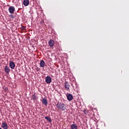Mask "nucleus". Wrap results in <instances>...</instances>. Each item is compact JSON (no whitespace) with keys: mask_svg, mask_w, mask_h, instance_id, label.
<instances>
[{"mask_svg":"<svg viewBox=\"0 0 129 129\" xmlns=\"http://www.w3.org/2000/svg\"><path fill=\"white\" fill-rule=\"evenodd\" d=\"M56 107L58 111H60V110L61 111H65V110L67 109L66 105L60 102H58L56 104Z\"/></svg>","mask_w":129,"mask_h":129,"instance_id":"f257e3e1","label":"nucleus"},{"mask_svg":"<svg viewBox=\"0 0 129 129\" xmlns=\"http://www.w3.org/2000/svg\"><path fill=\"white\" fill-rule=\"evenodd\" d=\"M45 82L47 83V84H50V83L52 82V78H51V77L49 76L45 77Z\"/></svg>","mask_w":129,"mask_h":129,"instance_id":"f03ea898","label":"nucleus"},{"mask_svg":"<svg viewBox=\"0 0 129 129\" xmlns=\"http://www.w3.org/2000/svg\"><path fill=\"white\" fill-rule=\"evenodd\" d=\"M15 7L14 6H11L9 8L8 11L10 14H14L15 11Z\"/></svg>","mask_w":129,"mask_h":129,"instance_id":"7ed1b4c3","label":"nucleus"},{"mask_svg":"<svg viewBox=\"0 0 129 129\" xmlns=\"http://www.w3.org/2000/svg\"><path fill=\"white\" fill-rule=\"evenodd\" d=\"M1 126L4 129L9 128V126L8 125V123H7L6 122H5V121H4V122H2Z\"/></svg>","mask_w":129,"mask_h":129,"instance_id":"20e7f679","label":"nucleus"},{"mask_svg":"<svg viewBox=\"0 0 129 129\" xmlns=\"http://www.w3.org/2000/svg\"><path fill=\"white\" fill-rule=\"evenodd\" d=\"M55 44V41L53 40L52 39H50L48 41V45L50 47H53L54 46V44Z\"/></svg>","mask_w":129,"mask_h":129,"instance_id":"39448f33","label":"nucleus"},{"mask_svg":"<svg viewBox=\"0 0 129 129\" xmlns=\"http://www.w3.org/2000/svg\"><path fill=\"white\" fill-rule=\"evenodd\" d=\"M9 65L11 69H15V68L16 67V64H15V62L13 61H10Z\"/></svg>","mask_w":129,"mask_h":129,"instance_id":"423d86ee","label":"nucleus"},{"mask_svg":"<svg viewBox=\"0 0 129 129\" xmlns=\"http://www.w3.org/2000/svg\"><path fill=\"white\" fill-rule=\"evenodd\" d=\"M64 88L66 90H69L70 89V85H69V84H68V82H66L64 83Z\"/></svg>","mask_w":129,"mask_h":129,"instance_id":"0eeeda50","label":"nucleus"},{"mask_svg":"<svg viewBox=\"0 0 129 129\" xmlns=\"http://www.w3.org/2000/svg\"><path fill=\"white\" fill-rule=\"evenodd\" d=\"M67 99L69 101H71L73 99V96L71 95V94H68L67 95Z\"/></svg>","mask_w":129,"mask_h":129,"instance_id":"6e6552de","label":"nucleus"},{"mask_svg":"<svg viewBox=\"0 0 129 129\" xmlns=\"http://www.w3.org/2000/svg\"><path fill=\"white\" fill-rule=\"evenodd\" d=\"M4 70H5L6 73L9 74L10 72H11V69H10V67H9L8 66H6L5 67Z\"/></svg>","mask_w":129,"mask_h":129,"instance_id":"1a4fd4ad","label":"nucleus"},{"mask_svg":"<svg viewBox=\"0 0 129 129\" xmlns=\"http://www.w3.org/2000/svg\"><path fill=\"white\" fill-rule=\"evenodd\" d=\"M29 4H30V1L29 0H24L23 5L25 7H28Z\"/></svg>","mask_w":129,"mask_h":129,"instance_id":"9d476101","label":"nucleus"},{"mask_svg":"<svg viewBox=\"0 0 129 129\" xmlns=\"http://www.w3.org/2000/svg\"><path fill=\"white\" fill-rule=\"evenodd\" d=\"M40 67H45V61L43 60H41L40 62Z\"/></svg>","mask_w":129,"mask_h":129,"instance_id":"9b49d317","label":"nucleus"},{"mask_svg":"<svg viewBox=\"0 0 129 129\" xmlns=\"http://www.w3.org/2000/svg\"><path fill=\"white\" fill-rule=\"evenodd\" d=\"M31 99L35 101L38 99V97H37V96H36L35 94H33L31 96Z\"/></svg>","mask_w":129,"mask_h":129,"instance_id":"f8f14e48","label":"nucleus"},{"mask_svg":"<svg viewBox=\"0 0 129 129\" xmlns=\"http://www.w3.org/2000/svg\"><path fill=\"white\" fill-rule=\"evenodd\" d=\"M42 102L43 104H44V105L47 106V104L48 103V102L47 101V99L43 98L42 99Z\"/></svg>","mask_w":129,"mask_h":129,"instance_id":"ddd939ff","label":"nucleus"},{"mask_svg":"<svg viewBox=\"0 0 129 129\" xmlns=\"http://www.w3.org/2000/svg\"><path fill=\"white\" fill-rule=\"evenodd\" d=\"M77 125L76 124H72L71 125V129H77Z\"/></svg>","mask_w":129,"mask_h":129,"instance_id":"4468645a","label":"nucleus"},{"mask_svg":"<svg viewBox=\"0 0 129 129\" xmlns=\"http://www.w3.org/2000/svg\"><path fill=\"white\" fill-rule=\"evenodd\" d=\"M45 119H46L47 120V121H48L49 122H51V121H52L51 117H50L49 116H45Z\"/></svg>","mask_w":129,"mask_h":129,"instance_id":"2eb2a0df","label":"nucleus"},{"mask_svg":"<svg viewBox=\"0 0 129 129\" xmlns=\"http://www.w3.org/2000/svg\"><path fill=\"white\" fill-rule=\"evenodd\" d=\"M10 17V18H12V19H15V16L13 14H11Z\"/></svg>","mask_w":129,"mask_h":129,"instance_id":"dca6fc26","label":"nucleus"},{"mask_svg":"<svg viewBox=\"0 0 129 129\" xmlns=\"http://www.w3.org/2000/svg\"><path fill=\"white\" fill-rule=\"evenodd\" d=\"M21 29L24 31V30H26V27L25 26H22Z\"/></svg>","mask_w":129,"mask_h":129,"instance_id":"f3484780","label":"nucleus"},{"mask_svg":"<svg viewBox=\"0 0 129 129\" xmlns=\"http://www.w3.org/2000/svg\"><path fill=\"white\" fill-rule=\"evenodd\" d=\"M85 114H86L87 113V111L86 110L84 111Z\"/></svg>","mask_w":129,"mask_h":129,"instance_id":"a211bd4d","label":"nucleus"},{"mask_svg":"<svg viewBox=\"0 0 129 129\" xmlns=\"http://www.w3.org/2000/svg\"><path fill=\"white\" fill-rule=\"evenodd\" d=\"M36 70H37V71H39L40 70V69H39V68H37V69H36Z\"/></svg>","mask_w":129,"mask_h":129,"instance_id":"6ab92c4d","label":"nucleus"},{"mask_svg":"<svg viewBox=\"0 0 129 129\" xmlns=\"http://www.w3.org/2000/svg\"><path fill=\"white\" fill-rule=\"evenodd\" d=\"M6 91H8V88L5 89Z\"/></svg>","mask_w":129,"mask_h":129,"instance_id":"aec40b11","label":"nucleus"}]
</instances>
